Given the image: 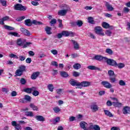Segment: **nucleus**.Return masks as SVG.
<instances>
[{"mask_svg":"<svg viewBox=\"0 0 130 130\" xmlns=\"http://www.w3.org/2000/svg\"><path fill=\"white\" fill-rule=\"evenodd\" d=\"M24 72H26V66L21 65L18 67V69L16 71L15 77H21L23 75Z\"/></svg>","mask_w":130,"mask_h":130,"instance_id":"1","label":"nucleus"},{"mask_svg":"<svg viewBox=\"0 0 130 130\" xmlns=\"http://www.w3.org/2000/svg\"><path fill=\"white\" fill-rule=\"evenodd\" d=\"M14 9L15 11L25 12L27 10V7L24 6L21 4H16L14 5Z\"/></svg>","mask_w":130,"mask_h":130,"instance_id":"2","label":"nucleus"},{"mask_svg":"<svg viewBox=\"0 0 130 130\" xmlns=\"http://www.w3.org/2000/svg\"><path fill=\"white\" fill-rule=\"evenodd\" d=\"M69 84L71 85V86H73V87H75L76 86V89H79L80 87V82H78V81L72 78L69 81Z\"/></svg>","mask_w":130,"mask_h":130,"instance_id":"3","label":"nucleus"},{"mask_svg":"<svg viewBox=\"0 0 130 130\" xmlns=\"http://www.w3.org/2000/svg\"><path fill=\"white\" fill-rule=\"evenodd\" d=\"M62 34L64 37H69V36L74 37V36H75V33L73 31L63 30L62 31Z\"/></svg>","mask_w":130,"mask_h":130,"instance_id":"4","label":"nucleus"},{"mask_svg":"<svg viewBox=\"0 0 130 130\" xmlns=\"http://www.w3.org/2000/svg\"><path fill=\"white\" fill-rule=\"evenodd\" d=\"M91 85V82L87 81H82L81 82H79V89H82V87H89V86Z\"/></svg>","mask_w":130,"mask_h":130,"instance_id":"5","label":"nucleus"},{"mask_svg":"<svg viewBox=\"0 0 130 130\" xmlns=\"http://www.w3.org/2000/svg\"><path fill=\"white\" fill-rule=\"evenodd\" d=\"M106 62H107V64H109V66H112V67H115L116 66L117 63L115 60L112 59H109L108 58H107V60L106 61Z\"/></svg>","mask_w":130,"mask_h":130,"instance_id":"6","label":"nucleus"},{"mask_svg":"<svg viewBox=\"0 0 130 130\" xmlns=\"http://www.w3.org/2000/svg\"><path fill=\"white\" fill-rule=\"evenodd\" d=\"M20 30V32H21V33H22V34H23L25 36H30L31 35V33L30 32V31L26 28L21 27Z\"/></svg>","mask_w":130,"mask_h":130,"instance_id":"7","label":"nucleus"},{"mask_svg":"<svg viewBox=\"0 0 130 130\" xmlns=\"http://www.w3.org/2000/svg\"><path fill=\"white\" fill-rule=\"evenodd\" d=\"M102 85L106 88L107 89H110L112 87V85L110 84V83L108 82V81H103L101 83Z\"/></svg>","mask_w":130,"mask_h":130,"instance_id":"8","label":"nucleus"},{"mask_svg":"<svg viewBox=\"0 0 130 130\" xmlns=\"http://www.w3.org/2000/svg\"><path fill=\"white\" fill-rule=\"evenodd\" d=\"M21 100L22 101V103H25L26 101H27V102H31V96H30V95H25L24 98Z\"/></svg>","mask_w":130,"mask_h":130,"instance_id":"9","label":"nucleus"},{"mask_svg":"<svg viewBox=\"0 0 130 130\" xmlns=\"http://www.w3.org/2000/svg\"><path fill=\"white\" fill-rule=\"evenodd\" d=\"M68 11H69V10H68V9L60 10L58 11V16H66V15H67V13H68Z\"/></svg>","mask_w":130,"mask_h":130,"instance_id":"10","label":"nucleus"},{"mask_svg":"<svg viewBox=\"0 0 130 130\" xmlns=\"http://www.w3.org/2000/svg\"><path fill=\"white\" fill-rule=\"evenodd\" d=\"M71 42H72L73 45H74V49H76V50H78L80 48V46L79 45V44L77 41H76L75 40H71Z\"/></svg>","mask_w":130,"mask_h":130,"instance_id":"11","label":"nucleus"},{"mask_svg":"<svg viewBox=\"0 0 130 130\" xmlns=\"http://www.w3.org/2000/svg\"><path fill=\"white\" fill-rule=\"evenodd\" d=\"M102 26L105 29H108V28H109L111 30H112L113 29V26H110V25H109V24L107 23L106 22H103Z\"/></svg>","mask_w":130,"mask_h":130,"instance_id":"12","label":"nucleus"},{"mask_svg":"<svg viewBox=\"0 0 130 130\" xmlns=\"http://www.w3.org/2000/svg\"><path fill=\"white\" fill-rule=\"evenodd\" d=\"M40 75V72H34L31 76V79L32 80H36V79L38 78Z\"/></svg>","mask_w":130,"mask_h":130,"instance_id":"13","label":"nucleus"},{"mask_svg":"<svg viewBox=\"0 0 130 130\" xmlns=\"http://www.w3.org/2000/svg\"><path fill=\"white\" fill-rule=\"evenodd\" d=\"M105 6L107 8V10L110 12H112V11L114 10V8H113L112 6L110 5L108 2H106Z\"/></svg>","mask_w":130,"mask_h":130,"instance_id":"14","label":"nucleus"},{"mask_svg":"<svg viewBox=\"0 0 130 130\" xmlns=\"http://www.w3.org/2000/svg\"><path fill=\"white\" fill-rule=\"evenodd\" d=\"M35 118L38 121H42V122L45 121V118L42 115H37L35 116Z\"/></svg>","mask_w":130,"mask_h":130,"instance_id":"15","label":"nucleus"},{"mask_svg":"<svg viewBox=\"0 0 130 130\" xmlns=\"http://www.w3.org/2000/svg\"><path fill=\"white\" fill-rule=\"evenodd\" d=\"M122 111H123V114H129V113H130L129 107L126 106V107H124Z\"/></svg>","mask_w":130,"mask_h":130,"instance_id":"16","label":"nucleus"},{"mask_svg":"<svg viewBox=\"0 0 130 130\" xmlns=\"http://www.w3.org/2000/svg\"><path fill=\"white\" fill-rule=\"evenodd\" d=\"M107 60V57H103L101 55H98V60L99 61H102L103 62H106Z\"/></svg>","mask_w":130,"mask_h":130,"instance_id":"17","label":"nucleus"},{"mask_svg":"<svg viewBox=\"0 0 130 130\" xmlns=\"http://www.w3.org/2000/svg\"><path fill=\"white\" fill-rule=\"evenodd\" d=\"M10 17L9 16H5L1 19H0V25H5V21H8L9 20Z\"/></svg>","mask_w":130,"mask_h":130,"instance_id":"18","label":"nucleus"},{"mask_svg":"<svg viewBox=\"0 0 130 130\" xmlns=\"http://www.w3.org/2000/svg\"><path fill=\"white\" fill-rule=\"evenodd\" d=\"M24 24L26 26H27V27H31V26H32V21L31 19H27L24 20Z\"/></svg>","mask_w":130,"mask_h":130,"instance_id":"19","label":"nucleus"},{"mask_svg":"<svg viewBox=\"0 0 130 130\" xmlns=\"http://www.w3.org/2000/svg\"><path fill=\"white\" fill-rule=\"evenodd\" d=\"M34 88V86H32L31 88H26L23 89V91L25 93H27L28 94H31V93H32V91H33Z\"/></svg>","mask_w":130,"mask_h":130,"instance_id":"20","label":"nucleus"},{"mask_svg":"<svg viewBox=\"0 0 130 130\" xmlns=\"http://www.w3.org/2000/svg\"><path fill=\"white\" fill-rule=\"evenodd\" d=\"M37 90V88H36V87H34L32 88V94L34 96H38L39 95V91H38Z\"/></svg>","mask_w":130,"mask_h":130,"instance_id":"21","label":"nucleus"},{"mask_svg":"<svg viewBox=\"0 0 130 130\" xmlns=\"http://www.w3.org/2000/svg\"><path fill=\"white\" fill-rule=\"evenodd\" d=\"M90 108L92 112H96L98 110V107L96 104H93L90 106Z\"/></svg>","mask_w":130,"mask_h":130,"instance_id":"22","label":"nucleus"},{"mask_svg":"<svg viewBox=\"0 0 130 130\" xmlns=\"http://www.w3.org/2000/svg\"><path fill=\"white\" fill-rule=\"evenodd\" d=\"M98 35L100 36H104L105 34L103 31V29L100 26H98Z\"/></svg>","mask_w":130,"mask_h":130,"instance_id":"23","label":"nucleus"},{"mask_svg":"<svg viewBox=\"0 0 130 130\" xmlns=\"http://www.w3.org/2000/svg\"><path fill=\"white\" fill-rule=\"evenodd\" d=\"M89 128V129L98 130V125H93L92 123H90Z\"/></svg>","mask_w":130,"mask_h":130,"instance_id":"24","label":"nucleus"},{"mask_svg":"<svg viewBox=\"0 0 130 130\" xmlns=\"http://www.w3.org/2000/svg\"><path fill=\"white\" fill-rule=\"evenodd\" d=\"M45 31L48 35H50L52 34V32H51V27L49 26H46L45 28Z\"/></svg>","mask_w":130,"mask_h":130,"instance_id":"25","label":"nucleus"},{"mask_svg":"<svg viewBox=\"0 0 130 130\" xmlns=\"http://www.w3.org/2000/svg\"><path fill=\"white\" fill-rule=\"evenodd\" d=\"M60 74L61 77L63 78H68V77H69V74L64 71L60 72Z\"/></svg>","mask_w":130,"mask_h":130,"instance_id":"26","label":"nucleus"},{"mask_svg":"<svg viewBox=\"0 0 130 130\" xmlns=\"http://www.w3.org/2000/svg\"><path fill=\"white\" fill-rule=\"evenodd\" d=\"M105 114L109 116V117H113V115L108 110H104Z\"/></svg>","mask_w":130,"mask_h":130,"instance_id":"27","label":"nucleus"},{"mask_svg":"<svg viewBox=\"0 0 130 130\" xmlns=\"http://www.w3.org/2000/svg\"><path fill=\"white\" fill-rule=\"evenodd\" d=\"M87 69L90 70L91 71H96L98 70V67H96V66H87Z\"/></svg>","mask_w":130,"mask_h":130,"instance_id":"28","label":"nucleus"},{"mask_svg":"<svg viewBox=\"0 0 130 130\" xmlns=\"http://www.w3.org/2000/svg\"><path fill=\"white\" fill-rule=\"evenodd\" d=\"M30 108H32V110L34 111H38V107L35 106V105H34V104H30L29 105Z\"/></svg>","mask_w":130,"mask_h":130,"instance_id":"29","label":"nucleus"},{"mask_svg":"<svg viewBox=\"0 0 130 130\" xmlns=\"http://www.w3.org/2000/svg\"><path fill=\"white\" fill-rule=\"evenodd\" d=\"M17 44L18 46H23L24 42L22 41L21 39H18L17 41Z\"/></svg>","mask_w":130,"mask_h":130,"instance_id":"30","label":"nucleus"},{"mask_svg":"<svg viewBox=\"0 0 130 130\" xmlns=\"http://www.w3.org/2000/svg\"><path fill=\"white\" fill-rule=\"evenodd\" d=\"M73 67L74 70H80V69H81V64L79 63H76L73 65Z\"/></svg>","mask_w":130,"mask_h":130,"instance_id":"31","label":"nucleus"},{"mask_svg":"<svg viewBox=\"0 0 130 130\" xmlns=\"http://www.w3.org/2000/svg\"><path fill=\"white\" fill-rule=\"evenodd\" d=\"M125 65L123 63H116L115 68H118V69H123V68H124Z\"/></svg>","mask_w":130,"mask_h":130,"instance_id":"32","label":"nucleus"},{"mask_svg":"<svg viewBox=\"0 0 130 130\" xmlns=\"http://www.w3.org/2000/svg\"><path fill=\"white\" fill-rule=\"evenodd\" d=\"M42 25L43 23L40 21H37L36 20H33L31 21V25Z\"/></svg>","mask_w":130,"mask_h":130,"instance_id":"33","label":"nucleus"},{"mask_svg":"<svg viewBox=\"0 0 130 130\" xmlns=\"http://www.w3.org/2000/svg\"><path fill=\"white\" fill-rule=\"evenodd\" d=\"M25 115H26V116H29L30 117H33V116H34L33 112H31V111L25 112Z\"/></svg>","mask_w":130,"mask_h":130,"instance_id":"34","label":"nucleus"},{"mask_svg":"<svg viewBox=\"0 0 130 130\" xmlns=\"http://www.w3.org/2000/svg\"><path fill=\"white\" fill-rule=\"evenodd\" d=\"M112 104L113 106H115V107H121V103H118L117 102H112Z\"/></svg>","mask_w":130,"mask_h":130,"instance_id":"35","label":"nucleus"},{"mask_svg":"<svg viewBox=\"0 0 130 130\" xmlns=\"http://www.w3.org/2000/svg\"><path fill=\"white\" fill-rule=\"evenodd\" d=\"M4 28L6 30H9V31H11L12 30H15V28L14 27L7 25H4Z\"/></svg>","mask_w":130,"mask_h":130,"instance_id":"36","label":"nucleus"},{"mask_svg":"<svg viewBox=\"0 0 130 130\" xmlns=\"http://www.w3.org/2000/svg\"><path fill=\"white\" fill-rule=\"evenodd\" d=\"M87 20L88 23H89L90 24H95V21H94V20H93V17H88Z\"/></svg>","mask_w":130,"mask_h":130,"instance_id":"37","label":"nucleus"},{"mask_svg":"<svg viewBox=\"0 0 130 130\" xmlns=\"http://www.w3.org/2000/svg\"><path fill=\"white\" fill-rule=\"evenodd\" d=\"M9 35H12V36H15V37H20L19 34L16 32H10Z\"/></svg>","mask_w":130,"mask_h":130,"instance_id":"38","label":"nucleus"},{"mask_svg":"<svg viewBox=\"0 0 130 130\" xmlns=\"http://www.w3.org/2000/svg\"><path fill=\"white\" fill-rule=\"evenodd\" d=\"M76 26L78 27H82L83 26V21L82 20H78L76 21Z\"/></svg>","mask_w":130,"mask_h":130,"instance_id":"39","label":"nucleus"},{"mask_svg":"<svg viewBox=\"0 0 130 130\" xmlns=\"http://www.w3.org/2000/svg\"><path fill=\"white\" fill-rule=\"evenodd\" d=\"M60 121V117H57L55 118H54V125L57 123V122H59Z\"/></svg>","mask_w":130,"mask_h":130,"instance_id":"40","label":"nucleus"},{"mask_svg":"<svg viewBox=\"0 0 130 130\" xmlns=\"http://www.w3.org/2000/svg\"><path fill=\"white\" fill-rule=\"evenodd\" d=\"M106 53H108V54H110V55H112L113 54V51H112V50L111 49H106Z\"/></svg>","mask_w":130,"mask_h":130,"instance_id":"41","label":"nucleus"},{"mask_svg":"<svg viewBox=\"0 0 130 130\" xmlns=\"http://www.w3.org/2000/svg\"><path fill=\"white\" fill-rule=\"evenodd\" d=\"M105 34L107 35V36H111L112 35V31L111 30H107L105 31Z\"/></svg>","mask_w":130,"mask_h":130,"instance_id":"42","label":"nucleus"},{"mask_svg":"<svg viewBox=\"0 0 130 130\" xmlns=\"http://www.w3.org/2000/svg\"><path fill=\"white\" fill-rule=\"evenodd\" d=\"M48 89L50 91V92H53V89H54V87H53V85L52 84L48 85Z\"/></svg>","mask_w":130,"mask_h":130,"instance_id":"43","label":"nucleus"},{"mask_svg":"<svg viewBox=\"0 0 130 130\" xmlns=\"http://www.w3.org/2000/svg\"><path fill=\"white\" fill-rule=\"evenodd\" d=\"M109 76L110 77H115V74H114V72L112 70H110L108 71Z\"/></svg>","mask_w":130,"mask_h":130,"instance_id":"44","label":"nucleus"},{"mask_svg":"<svg viewBox=\"0 0 130 130\" xmlns=\"http://www.w3.org/2000/svg\"><path fill=\"white\" fill-rule=\"evenodd\" d=\"M53 110H54L55 113H58L60 111V109L58 107H55Z\"/></svg>","mask_w":130,"mask_h":130,"instance_id":"45","label":"nucleus"},{"mask_svg":"<svg viewBox=\"0 0 130 130\" xmlns=\"http://www.w3.org/2000/svg\"><path fill=\"white\" fill-rule=\"evenodd\" d=\"M73 76L75 78H78V77H80V73L77 71H74L73 73Z\"/></svg>","mask_w":130,"mask_h":130,"instance_id":"46","label":"nucleus"},{"mask_svg":"<svg viewBox=\"0 0 130 130\" xmlns=\"http://www.w3.org/2000/svg\"><path fill=\"white\" fill-rule=\"evenodd\" d=\"M9 57H10L11 58H16L17 59L19 58V57H18V56L13 53L9 54Z\"/></svg>","mask_w":130,"mask_h":130,"instance_id":"47","label":"nucleus"},{"mask_svg":"<svg viewBox=\"0 0 130 130\" xmlns=\"http://www.w3.org/2000/svg\"><path fill=\"white\" fill-rule=\"evenodd\" d=\"M20 82L21 85H25L26 83H27V81H26V79L23 78L20 79Z\"/></svg>","mask_w":130,"mask_h":130,"instance_id":"48","label":"nucleus"},{"mask_svg":"<svg viewBox=\"0 0 130 130\" xmlns=\"http://www.w3.org/2000/svg\"><path fill=\"white\" fill-rule=\"evenodd\" d=\"M58 23H59V25H58V27L59 28H61V27H62L63 25H62V20L60 19H58L57 20Z\"/></svg>","mask_w":130,"mask_h":130,"instance_id":"49","label":"nucleus"},{"mask_svg":"<svg viewBox=\"0 0 130 130\" xmlns=\"http://www.w3.org/2000/svg\"><path fill=\"white\" fill-rule=\"evenodd\" d=\"M30 44H32V43L26 42L24 45H23V48H26L28 46H30Z\"/></svg>","mask_w":130,"mask_h":130,"instance_id":"50","label":"nucleus"},{"mask_svg":"<svg viewBox=\"0 0 130 130\" xmlns=\"http://www.w3.org/2000/svg\"><path fill=\"white\" fill-rule=\"evenodd\" d=\"M110 81L111 83H115V81H116L115 77H110Z\"/></svg>","mask_w":130,"mask_h":130,"instance_id":"51","label":"nucleus"},{"mask_svg":"<svg viewBox=\"0 0 130 130\" xmlns=\"http://www.w3.org/2000/svg\"><path fill=\"white\" fill-rule=\"evenodd\" d=\"M18 58H19V60H20L21 61H24V60L26 59V57H25V56L23 55L19 56V57H18Z\"/></svg>","mask_w":130,"mask_h":130,"instance_id":"52","label":"nucleus"},{"mask_svg":"<svg viewBox=\"0 0 130 130\" xmlns=\"http://www.w3.org/2000/svg\"><path fill=\"white\" fill-rule=\"evenodd\" d=\"M51 52L54 55H56V54H57V53H58L57 50H56V49H53V50H51Z\"/></svg>","mask_w":130,"mask_h":130,"instance_id":"53","label":"nucleus"},{"mask_svg":"<svg viewBox=\"0 0 130 130\" xmlns=\"http://www.w3.org/2000/svg\"><path fill=\"white\" fill-rule=\"evenodd\" d=\"M0 2L2 6H3L4 7H6V6H7V1H4V0H1Z\"/></svg>","mask_w":130,"mask_h":130,"instance_id":"54","label":"nucleus"},{"mask_svg":"<svg viewBox=\"0 0 130 130\" xmlns=\"http://www.w3.org/2000/svg\"><path fill=\"white\" fill-rule=\"evenodd\" d=\"M51 64L52 66H54V67H58V63H57V62L55 61H52L51 62Z\"/></svg>","mask_w":130,"mask_h":130,"instance_id":"55","label":"nucleus"},{"mask_svg":"<svg viewBox=\"0 0 130 130\" xmlns=\"http://www.w3.org/2000/svg\"><path fill=\"white\" fill-rule=\"evenodd\" d=\"M119 84L120 86H125V82L123 80H120Z\"/></svg>","mask_w":130,"mask_h":130,"instance_id":"56","label":"nucleus"},{"mask_svg":"<svg viewBox=\"0 0 130 130\" xmlns=\"http://www.w3.org/2000/svg\"><path fill=\"white\" fill-rule=\"evenodd\" d=\"M50 23L51 25H54V24H56V19H53L51 20V22H50Z\"/></svg>","mask_w":130,"mask_h":130,"instance_id":"57","label":"nucleus"},{"mask_svg":"<svg viewBox=\"0 0 130 130\" xmlns=\"http://www.w3.org/2000/svg\"><path fill=\"white\" fill-rule=\"evenodd\" d=\"M61 92H62V89L59 88L56 89V93L58 95H60V94H61Z\"/></svg>","mask_w":130,"mask_h":130,"instance_id":"58","label":"nucleus"},{"mask_svg":"<svg viewBox=\"0 0 130 130\" xmlns=\"http://www.w3.org/2000/svg\"><path fill=\"white\" fill-rule=\"evenodd\" d=\"M25 61L26 63H31L32 59H31V58L28 57L27 58H26Z\"/></svg>","mask_w":130,"mask_h":130,"instance_id":"59","label":"nucleus"},{"mask_svg":"<svg viewBox=\"0 0 130 130\" xmlns=\"http://www.w3.org/2000/svg\"><path fill=\"white\" fill-rule=\"evenodd\" d=\"M15 128L17 130H21L22 129V126L20 124H17L16 126H15Z\"/></svg>","mask_w":130,"mask_h":130,"instance_id":"60","label":"nucleus"},{"mask_svg":"<svg viewBox=\"0 0 130 130\" xmlns=\"http://www.w3.org/2000/svg\"><path fill=\"white\" fill-rule=\"evenodd\" d=\"M31 3L32 6H38L39 5V3L36 1H32Z\"/></svg>","mask_w":130,"mask_h":130,"instance_id":"61","label":"nucleus"},{"mask_svg":"<svg viewBox=\"0 0 130 130\" xmlns=\"http://www.w3.org/2000/svg\"><path fill=\"white\" fill-rule=\"evenodd\" d=\"M72 58H76V57H78L79 55L77 53H73L71 54Z\"/></svg>","mask_w":130,"mask_h":130,"instance_id":"62","label":"nucleus"},{"mask_svg":"<svg viewBox=\"0 0 130 130\" xmlns=\"http://www.w3.org/2000/svg\"><path fill=\"white\" fill-rule=\"evenodd\" d=\"M63 35H62V32H61V33H59L57 34V38H58L59 39H60V38H61L62 37Z\"/></svg>","mask_w":130,"mask_h":130,"instance_id":"63","label":"nucleus"},{"mask_svg":"<svg viewBox=\"0 0 130 130\" xmlns=\"http://www.w3.org/2000/svg\"><path fill=\"white\" fill-rule=\"evenodd\" d=\"M74 120H76V117L71 116L69 118V121H74Z\"/></svg>","mask_w":130,"mask_h":130,"instance_id":"64","label":"nucleus"}]
</instances>
